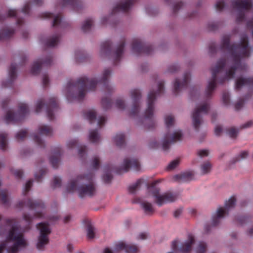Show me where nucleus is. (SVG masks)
I'll return each instance as SVG.
<instances>
[{"mask_svg":"<svg viewBox=\"0 0 253 253\" xmlns=\"http://www.w3.org/2000/svg\"><path fill=\"white\" fill-rule=\"evenodd\" d=\"M230 37L228 35L223 37L220 48L222 51H227L233 60V65L225 73L223 77L218 80L219 83L222 84L228 79L234 77L235 71L241 66V60L250 56V51L249 47V41L247 35L244 34L241 38L239 43L230 44Z\"/></svg>","mask_w":253,"mask_h":253,"instance_id":"1","label":"nucleus"},{"mask_svg":"<svg viewBox=\"0 0 253 253\" xmlns=\"http://www.w3.org/2000/svg\"><path fill=\"white\" fill-rule=\"evenodd\" d=\"M110 75L111 70L109 69H106L100 80L97 81L95 79H89L84 77L79 78L76 82L72 80L69 81L66 86L67 99L70 100V98H73L79 101L82 100L85 96L86 89L94 90L98 84H102L107 93L110 94L113 91V87L108 83V79Z\"/></svg>","mask_w":253,"mask_h":253,"instance_id":"2","label":"nucleus"},{"mask_svg":"<svg viewBox=\"0 0 253 253\" xmlns=\"http://www.w3.org/2000/svg\"><path fill=\"white\" fill-rule=\"evenodd\" d=\"M9 228L6 241L0 244V253H2L8 241H13L14 243L7 249V253H17L20 248L25 247L27 245L23 233L18 232L19 226L15 219L5 220V226L0 227V234H4Z\"/></svg>","mask_w":253,"mask_h":253,"instance_id":"3","label":"nucleus"},{"mask_svg":"<svg viewBox=\"0 0 253 253\" xmlns=\"http://www.w3.org/2000/svg\"><path fill=\"white\" fill-rule=\"evenodd\" d=\"M93 177L92 173L78 175L76 179L71 180L68 183L66 187L67 191L73 192L77 190L81 198L93 196L95 193V187L93 182Z\"/></svg>","mask_w":253,"mask_h":253,"instance_id":"4","label":"nucleus"},{"mask_svg":"<svg viewBox=\"0 0 253 253\" xmlns=\"http://www.w3.org/2000/svg\"><path fill=\"white\" fill-rule=\"evenodd\" d=\"M164 91V82L160 81L158 83L157 90H152L148 94L147 108L143 116L140 119V122L149 129H153L156 126L154 118V102L156 97L163 93Z\"/></svg>","mask_w":253,"mask_h":253,"instance_id":"5","label":"nucleus"},{"mask_svg":"<svg viewBox=\"0 0 253 253\" xmlns=\"http://www.w3.org/2000/svg\"><path fill=\"white\" fill-rule=\"evenodd\" d=\"M24 206H27L30 210H35L37 211L34 215H31L29 214H23L24 219L28 223L26 230L30 228L31 223L33 220L37 218H44L43 210L45 209V205L42 201L40 200H33L29 198L26 202L19 201L16 205L18 208H23Z\"/></svg>","mask_w":253,"mask_h":253,"instance_id":"6","label":"nucleus"},{"mask_svg":"<svg viewBox=\"0 0 253 253\" xmlns=\"http://www.w3.org/2000/svg\"><path fill=\"white\" fill-rule=\"evenodd\" d=\"M160 182V180H155L148 186L149 192L155 198V203L159 206H162L166 203L174 201L177 197L176 193L167 192L162 195L160 194V189L156 186Z\"/></svg>","mask_w":253,"mask_h":253,"instance_id":"7","label":"nucleus"},{"mask_svg":"<svg viewBox=\"0 0 253 253\" xmlns=\"http://www.w3.org/2000/svg\"><path fill=\"white\" fill-rule=\"evenodd\" d=\"M226 64V60L221 58L217 62L215 67L211 69L212 79L209 83L205 93L207 99H209L211 96L213 91L216 86L217 75L222 71Z\"/></svg>","mask_w":253,"mask_h":253,"instance_id":"8","label":"nucleus"},{"mask_svg":"<svg viewBox=\"0 0 253 253\" xmlns=\"http://www.w3.org/2000/svg\"><path fill=\"white\" fill-rule=\"evenodd\" d=\"M37 227L40 231L37 248L40 251H43L45 246L49 243L48 235L51 233L49 224L46 222H41L37 225Z\"/></svg>","mask_w":253,"mask_h":253,"instance_id":"9","label":"nucleus"},{"mask_svg":"<svg viewBox=\"0 0 253 253\" xmlns=\"http://www.w3.org/2000/svg\"><path fill=\"white\" fill-rule=\"evenodd\" d=\"M233 8L238 11L236 21L238 23L245 19V12L248 11L252 7L251 0H237L232 2Z\"/></svg>","mask_w":253,"mask_h":253,"instance_id":"10","label":"nucleus"},{"mask_svg":"<svg viewBox=\"0 0 253 253\" xmlns=\"http://www.w3.org/2000/svg\"><path fill=\"white\" fill-rule=\"evenodd\" d=\"M29 112L27 105L24 103H20L18 105V113H14L11 110H8L4 117V120L7 123L20 122Z\"/></svg>","mask_w":253,"mask_h":253,"instance_id":"11","label":"nucleus"},{"mask_svg":"<svg viewBox=\"0 0 253 253\" xmlns=\"http://www.w3.org/2000/svg\"><path fill=\"white\" fill-rule=\"evenodd\" d=\"M236 201L235 198L231 197L228 201H226L224 208L220 207L218 209L216 215L212 218V226H216L219 224L220 218L228 213L230 209L234 207Z\"/></svg>","mask_w":253,"mask_h":253,"instance_id":"12","label":"nucleus"},{"mask_svg":"<svg viewBox=\"0 0 253 253\" xmlns=\"http://www.w3.org/2000/svg\"><path fill=\"white\" fill-rule=\"evenodd\" d=\"M210 104L205 101L200 106L197 107L192 114L193 126L196 130H198L201 123V114H207L210 110Z\"/></svg>","mask_w":253,"mask_h":253,"instance_id":"13","label":"nucleus"},{"mask_svg":"<svg viewBox=\"0 0 253 253\" xmlns=\"http://www.w3.org/2000/svg\"><path fill=\"white\" fill-rule=\"evenodd\" d=\"M131 49L133 52L137 54L144 53L149 55L152 52L153 48L151 45L144 43L140 39H134L132 42Z\"/></svg>","mask_w":253,"mask_h":253,"instance_id":"14","label":"nucleus"},{"mask_svg":"<svg viewBox=\"0 0 253 253\" xmlns=\"http://www.w3.org/2000/svg\"><path fill=\"white\" fill-rule=\"evenodd\" d=\"M132 169L135 171L140 169V165L138 159L135 158L124 159L123 167L116 168L114 170L118 174L127 172L129 169Z\"/></svg>","mask_w":253,"mask_h":253,"instance_id":"15","label":"nucleus"},{"mask_svg":"<svg viewBox=\"0 0 253 253\" xmlns=\"http://www.w3.org/2000/svg\"><path fill=\"white\" fill-rule=\"evenodd\" d=\"M131 98L133 101V106L130 112V117H134L137 116L139 111L140 106L139 101L141 97V92L139 89H134L130 91Z\"/></svg>","mask_w":253,"mask_h":253,"instance_id":"16","label":"nucleus"},{"mask_svg":"<svg viewBox=\"0 0 253 253\" xmlns=\"http://www.w3.org/2000/svg\"><path fill=\"white\" fill-rule=\"evenodd\" d=\"M182 136V132L180 130H177L174 132L172 134L167 133L165 136L164 140L163 143L162 147L164 151L168 150L171 143L176 142L181 139Z\"/></svg>","mask_w":253,"mask_h":253,"instance_id":"17","label":"nucleus"},{"mask_svg":"<svg viewBox=\"0 0 253 253\" xmlns=\"http://www.w3.org/2000/svg\"><path fill=\"white\" fill-rule=\"evenodd\" d=\"M52 62V58L50 55L46 56L44 59H40L35 61L31 70V74L34 75H38L41 69L42 66H50Z\"/></svg>","mask_w":253,"mask_h":253,"instance_id":"18","label":"nucleus"},{"mask_svg":"<svg viewBox=\"0 0 253 253\" xmlns=\"http://www.w3.org/2000/svg\"><path fill=\"white\" fill-rule=\"evenodd\" d=\"M46 107L47 116L50 121H52L54 118V113L59 108L57 98L55 97H50L46 104Z\"/></svg>","mask_w":253,"mask_h":253,"instance_id":"19","label":"nucleus"},{"mask_svg":"<svg viewBox=\"0 0 253 253\" xmlns=\"http://www.w3.org/2000/svg\"><path fill=\"white\" fill-rule=\"evenodd\" d=\"M42 17L44 18H53L52 22V27H53L63 28L65 27L68 25L67 22L62 21L60 14H58L55 16L52 13L46 12L42 14Z\"/></svg>","mask_w":253,"mask_h":253,"instance_id":"20","label":"nucleus"},{"mask_svg":"<svg viewBox=\"0 0 253 253\" xmlns=\"http://www.w3.org/2000/svg\"><path fill=\"white\" fill-rule=\"evenodd\" d=\"M190 80V74L189 72L184 73L182 81L176 79L174 83L173 92L174 94L176 95L181 89L187 87Z\"/></svg>","mask_w":253,"mask_h":253,"instance_id":"21","label":"nucleus"},{"mask_svg":"<svg viewBox=\"0 0 253 253\" xmlns=\"http://www.w3.org/2000/svg\"><path fill=\"white\" fill-rule=\"evenodd\" d=\"M137 0H125L121 1L113 9L112 15L115 14L118 12H126L128 11L130 7L134 4Z\"/></svg>","mask_w":253,"mask_h":253,"instance_id":"22","label":"nucleus"},{"mask_svg":"<svg viewBox=\"0 0 253 253\" xmlns=\"http://www.w3.org/2000/svg\"><path fill=\"white\" fill-rule=\"evenodd\" d=\"M9 79L6 81L2 82V86L4 87L11 86L14 81L16 78V65L12 63L8 71Z\"/></svg>","mask_w":253,"mask_h":253,"instance_id":"23","label":"nucleus"},{"mask_svg":"<svg viewBox=\"0 0 253 253\" xmlns=\"http://www.w3.org/2000/svg\"><path fill=\"white\" fill-rule=\"evenodd\" d=\"M60 4L62 7L69 5L78 12L83 7V3L80 0H63Z\"/></svg>","mask_w":253,"mask_h":253,"instance_id":"24","label":"nucleus"},{"mask_svg":"<svg viewBox=\"0 0 253 253\" xmlns=\"http://www.w3.org/2000/svg\"><path fill=\"white\" fill-rule=\"evenodd\" d=\"M125 44V39H123L120 42V44H119L115 51L113 53V58L114 59V63L116 65L117 64V63L120 61L121 59L122 58Z\"/></svg>","mask_w":253,"mask_h":253,"instance_id":"25","label":"nucleus"},{"mask_svg":"<svg viewBox=\"0 0 253 253\" xmlns=\"http://www.w3.org/2000/svg\"><path fill=\"white\" fill-rule=\"evenodd\" d=\"M18 11L15 9H9L5 14H1L0 13V22L4 20L6 18L8 17H16V23L18 26H22L24 23V21L22 18L17 17Z\"/></svg>","mask_w":253,"mask_h":253,"instance_id":"26","label":"nucleus"},{"mask_svg":"<svg viewBox=\"0 0 253 253\" xmlns=\"http://www.w3.org/2000/svg\"><path fill=\"white\" fill-rule=\"evenodd\" d=\"M253 85V77L238 78L235 83V89L240 90L244 86Z\"/></svg>","mask_w":253,"mask_h":253,"instance_id":"27","label":"nucleus"},{"mask_svg":"<svg viewBox=\"0 0 253 253\" xmlns=\"http://www.w3.org/2000/svg\"><path fill=\"white\" fill-rule=\"evenodd\" d=\"M195 242L194 237L192 235H189L187 241L181 244L178 251L181 253H188L192 249V246Z\"/></svg>","mask_w":253,"mask_h":253,"instance_id":"28","label":"nucleus"},{"mask_svg":"<svg viewBox=\"0 0 253 253\" xmlns=\"http://www.w3.org/2000/svg\"><path fill=\"white\" fill-rule=\"evenodd\" d=\"M112 43L110 41H106L101 44L100 54L101 56H109L111 54Z\"/></svg>","mask_w":253,"mask_h":253,"instance_id":"29","label":"nucleus"},{"mask_svg":"<svg viewBox=\"0 0 253 253\" xmlns=\"http://www.w3.org/2000/svg\"><path fill=\"white\" fill-rule=\"evenodd\" d=\"M193 174L191 172H186L174 176V179L179 182H183L191 180L193 178Z\"/></svg>","mask_w":253,"mask_h":253,"instance_id":"30","label":"nucleus"},{"mask_svg":"<svg viewBox=\"0 0 253 253\" xmlns=\"http://www.w3.org/2000/svg\"><path fill=\"white\" fill-rule=\"evenodd\" d=\"M61 155V149L58 148L55 151L54 155L50 157L49 161L52 167L57 169L59 164V158Z\"/></svg>","mask_w":253,"mask_h":253,"instance_id":"31","label":"nucleus"},{"mask_svg":"<svg viewBox=\"0 0 253 253\" xmlns=\"http://www.w3.org/2000/svg\"><path fill=\"white\" fill-rule=\"evenodd\" d=\"M38 131L40 135L50 136L52 135L53 130L51 127L47 125H41L39 126Z\"/></svg>","mask_w":253,"mask_h":253,"instance_id":"32","label":"nucleus"},{"mask_svg":"<svg viewBox=\"0 0 253 253\" xmlns=\"http://www.w3.org/2000/svg\"><path fill=\"white\" fill-rule=\"evenodd\" d=\"M14 33V30L9 28H5L0 31V41L8 39L11 37Z\"/></svg>","mask_w":253,"mask_h":253,"instance_id":"33","label":"nucleus"},{"mask_svg":"<svg viewBox=\"0 0 253 253\" xmlns=\"http://www.w3.org/2000/svg\"><path fill=\"white\" fill-rule=\"evenodd\" d=\"M60 37L59 34H56L45 42V45L48 47H54L59 42Z\"/></svg>","mask_w":253,"mask_h":253,"instance_id":"34","label":"nucleus"},{"mask_svg":"<svg viewBox=\"0 0 253 253\" xmlns=\"http://www.w3.org/2000/svg\"><path fill=\"white\" fill-rule=\"evenodd\" d=\"M104 170L105 173L102 176L103 181L106 183H109L112 179L113 176L110 173V171L113 170V169L110 166H107L105 167Z\"/></svg>","mask_w":253,"mask_h":253,"instance_id":"35","label":"nucleus"},{"mask_svg":"<svg viewBox=\"0 0 253 253\" xmlns=\"http://www.w3.org/2000/svg\"><path fill=\"white\" fill-rule=\"evenodd\" d=\"M84 116L91 124L96 119V112L94 110H86L84 112Z\"/></svg>","mask_w":253,"mask_h":253,"instance_id":"36","label":"nucleus"},{"mask_svg":"<svg viewBox=\"0 0 253 253\" xmlns=\"http://www.w3.org/2000/svg\"><path fill=\"white\" fill-rule=\"evenodd\" d=\"M142 209L144 211V212L148 215H152L154 212V209L152 204L148 202H143L141 204Z\"/></svg>","mask_w":253,"mask_h":253,"instance_id":"37","label":"nucleus"},{"mask_svg":"<svg viewBox=\"0 0 253 253\" xmlns=\"http://www.w3.org/2000/svg\"><path fill=\"white\" fill-rule=\"evenodd\" d=\"M114 141L117 146L121 147L124 146L125 142V136L123 133L116 134L114 137Z\"/></svg>","mask_w":253,"mask_h":253,"instance_id":"38","label":"nucleus"},{"mask_svg":"<svg viewBox=\"0 0 253 253\" xmlns=\"http://www.w3.org/2000/svg\"><path fill=\"white\" fill-rule=\"evenodd\" d=\"M89 141L92 143H97L100 140V136L98 133V130L97 129L92 130L89 132Z\"/></svg>","mask_w":253,"mask_h":253,"instance_id":"39","label":"nucleus"},{"mask_svg":"<svg viewBox=\"0 0 253 253\" xmlns=\"http://www.w3.org/2000/svg\"><path fill=\"white\" fill-rule=\"evenodd\" d=\"M7 134L4 132L0 133V147L2 151L6 150Z\"/></svg>","mask_w":253,"mask_h":253,"instance_id":"40","label":"nucleus"},{"mask_svg":"<svg viewBox=\"0 0 253 253\" xmlns=\"http://www.w3.org/2000/svg\"><path fill=\"white\" fill-rule=\"evenodd\" d=\"M93 21L92 19L89 18L86 19L82 26V31L84 32H89L91 28Z\"/></svg>","mask_w":253,"mask_h":253,"instance_id":"41","label":"nucleus"},{"mask_svg":"<svg viewBox=\"0 0 253 253\" xmlns=\"http://www.w3.org/2000/svg\"><path fill=\"white\" fill-rule=\"evenodd\" d=\"M211 164L209 162L204 163L201 166V172L202 174H205L210 172L211 169Z\"/></svg>","mask_w":253,"mask_h":253,"instance_id":"42","label":"nucleus"},{"mask_svg":"<svg viewBox=\"0 0 253 253\" xmlns=\"http://www.w3.org/2000/svg\"><path fill=\"white\" fill-rule=\"evenodd\" d=\"M142 180L141 179H138L136 182L129 186L128 191L130 193H134L135 191L139 188L141 184L142 183Z\"/></svg>","mask_w":253,"mask_h":253,"instance_id":"43","label":"nucleus"},{"mask_svg":"<svg viewBox=\"0 0 253 253\" xmlns=\"http://www.w3.org/2000/svg\"><path fill=\"white\" fill-rule=\"evenodd\" d=\"M87 236L88 239H93L95 236V229L90 224L86 226Z\"/></svg>","mask_w":253,"mask_h":253,"instance_id":"44","label":"nucleus"},{"mask_svg":"<svg viewBox=\"0 0 253 253\" xmlns=\"http://www.w3.org/2000/svg\"><path fill=\"white\" fill-rule=\"evenodd\" d=\"M7 193V191L6 190H2L0 191V201L5 205L8 204Z\"/></svg>","mask_w":253,"mask_h":253,"instance_id":"45","label":"nucleus"},{"mask_svg":"<svg viewBox=\"0 0 253 253\" xmlns=\"http://www.w3.org/2000/svg\"><path fill=\"white\" fill-rule=\"evenodd\" d=\"M165 124L168 128L172 126L174 123V118L173 115L170 114L168 115L165 118Z\"/></svg>","mask_w":253,"mask_h":253,"instance_id":"46","label":"nucleus"},{"mask_svg":"<svg viewBox=\"0 0 253 253\" xmlns=\"http://www.w3.org/2000/svg\"><path fill=\"white\" fill-rule=\"evenodd\" d=\"M28 132L26 130H21L15 135V138L18 141H21L25 138L27 135Z\"/></svg>","mask_w":253,"mask_h":253,"instance_id":"47","label":"nucleus"},{"mask_svg":"<svg viewBox=\"0 0 253 253\" xmlns=\"http://www.w3.org/2000/svg\"><path fill=\"white\" fill-rule=\"evenodd\" d=\"M101 104L103 109L107 110L111 107L112 102L110 98L104 97L102 99Z\"/></svg>","mask_w":253,"mask_h":253,"instance_id":"48","label":"nucleus"},{"mask_svg":"<svg viewBox=\"0 0 253 253\" xmlns=\"http://www.w3.org/2000/svg\"><path fill=\"white\" fill-rule=\"evenodd\" d=\"M75 58L77 62H82L84 60L85 56L84 51L80 50L75 52Z\"/></svg>","mask_w":253,"mask_h":253,"instance_id":"49","label":"nucleus"},{"mask_svg":"<svg viewBox=\"0 0 253 253\" xmlns=\"http://www.w3.org/2000/svg\"><path fill=\"white\" fill-rule=\"evenodd\" d=\"M33 139L35 143L41 148H44L45 146L44 142L38 134H35L33 136Z\"/></svg>","mask_w":253,"mask_h":253,"instance_id":"50","label":"nucleus"},{"mask_svg":"<svg viewBox=\"0 0 253 253\" xmlns=\"http://www.w3.org/2000/svg\"><path fill=\"white\" fill-rule=\"evenodd\" d=\"M227 133L230 137L234 138L237 136L238 130L234 127H231L227 129Z\"/></svg>","mask_w":253,"mask_h":253,"instance_id":"51","label":"nucleus"},{"mask_svg":"<svg viewBox=\"0 0 253 253\" xmlns=\"http://www.w3.org/2000/svg\"><path fill=\"white\" fill-rule=\"evenodd\" d=\"M206 244L203 242H200L196 249V253H205L206 251Z\"/></svg>","mask_w":253,"mask_h":253,"instance_id":"52","label":"nucleus"},{"mask_svg":"<svg viewBox=\"0 0 253 253\" xmlns=\"http://www.w3.org/2000/svg\"><path fill=\"white\" fill-rule=\"evenodd\" d=\"M248 155V152L247 151H243L239 155L234 158L232 160L233 164H234L237 162L240 161L241 160H243L244 159H245L247 156Z\"/></svg>","mask_w":253,"mask_h":253,"instance_id":"53","label":"nucleus"},{"mask_svg":"<svg viewBox=\"0 0 253 253\" xmlns=\"http://www.w3.org/2000/svg\"><path fill=\"white\" fill-rule=\"evenodd\" d=\"M138 252V248L133 245H127L126 252V253H136Z\"/></svg>","mask_w":253,"mask_h":253,"instance_id":"54","label":"nucleus"},{"mask_svg":"<svg viewBox=\"0 0 253 253\" xmlns=\"http://www.w3.org/2000/svg\"><path fill=\"white\" fill-rule=\"evenodd\" d=\"M127 245L123 242H120L116 244L114 247V252H119L122 250H125L126 249Z\"/></svg>","mask_w":253,"mask_h":253,"instance_id":"55","label":"nucleus"},{"mask_svg":"<svg viewBox=\"0 0 253 253\" xmlns=\"http://www.w3.org/2000/svg\"><path fill=\"white\" fill-rule=\"evenodd\" d=\"M179 160L176 159L171 161L168 166L167 169L168 170H171L174 169L179 164Z\"/></svg>","mask_w":253,"mask_h":253,"instance_id":"56","label":"nucleus"},{"mask_svg":"<svg viewBox=\"0 0 253 253\" xmlns=\"http://www.w3.org/2000/svg\"><path fill=\"white\" fill-rule=\"evenodd\" d=\"M115 105L116 107L120 110H124L126 107L125 101L122 99H117Z\"/></svg>","mask_w":253,"mask_h":253,"instance_id":"57","label":"nucleus"},{"mask_svg":"<svg viewBox=\"0 0 253 253\" xmlns=\"http://www.w3.org/2000/svg\"><path fill=\"white\" fill-rule=\"evenodd\" d=\"M61 185V179L58 176H54L53 180L52 186L53 188L59 187Z\"/></svg>","mask_w":253,"mask_h":253,"instance_id":"58","label":"nucleus"},{"mask_svg":"<svg viewBox=\"0 0 253 253\" xmlns=\"http://www.w3.org/2000/svg\"><path fill=\"white\" fill-rule=\"evenodd\" d=\"M46 169H42L40 171V174H35V179L37 182L41 181L42 178L46 173Z\"/></svg>","mask_w":253,"mask_h":253,"instance_id":"59","label":"nucleus"},{"mask_svg":"<svg viewBox=\"0 0 253 253\" xmlns=\"http://www.w3.org/2000/svg\"><path fill=\"white\" fill-rule=\"evenodd\" d=\"M99 165L100 161L99 158L96 156L94 157L92 160L91 163V166L92 168L94 169H97L99 168Z\"/></svg>","mask_w":253,"mask_h":253,"instance_id":"60","label":"nucleus"},{"mask_svg":"<svg viewBox=\"0 0 253 253\" xmlns=\"http://www.w3.org/2000/svg\"><path fill=\"white\" fill-rule=\"evenodd\" d=\"M33 185V180H29L27 182V183L25 184L24 191H23V194L25 195L27 193H28L29 190H30L31 187Z\"/></svg>","mask_w":253,"mask_h":253,"instance_id":"61","label":"nucleus"},{"mask_svg":"<svg viewBox=\"0 0 253 253\" xmlns=\"http://www.w3.org/2000/svg\"><path fill=\"white\" fill-rule=\"evenodd\" d=\"M222 100L224 104L226 105L229 104L230 102L229 94L228 92L224 91L222 94Z\"/></svg>","mask_w":253,"mask_h":253,"instance_id":"62","label":"nucleus"},{"mask_svg":"<svg viewBox=\"0 0 253 253\" xmlns=\"http://www.w3.org/2000/svg\"><path fill=\"white\" fill-rule=\"evenodd\" d=\"M44 105V102L43 99L39 100L36 105V112L39 113L41 112L42 109V108L43 105Z\"/></svg>","mask_w":253,"mask_h":253,"instance_id":"63","label":"nucleus"},{"mask_svg":"<svg viewBox=\"0 0 253 253\" xmlns=\"http://www.w3.org/2000/svg\"><path fill=\"white\" fill-rule=\"evenodd\" d=\"M11 171L17 178L20 179L22 177L23 172L21 169H11Z\"/></svg>","mask_w":253,"mask_h":253,"instance_id":"64","label":"nucleus"}]
</instances>
